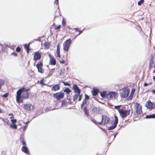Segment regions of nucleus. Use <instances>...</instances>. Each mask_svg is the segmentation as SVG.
Here are the masks:
<instances>
[{
    "label": "nucleus",
    "instance_id": "44",
    "mask_svg": "<svg viewBox=\"0 0 155 155\" xmlns=\"http://www.w3.org/2000/svg\"><path fill=\"white\" fill-rule=\"evenodd\" d=\"M44 81L43 80H41L40 81V83L41 84L43 85H45V84L44 83Z\"/></svg>",
    "mask_w": 155,
    "mask_h": 155
},
{
    "label": "nucleus",
    "instance_id": "1",
    "mask_svg": "<svg viewBox=\"0 0 155 155\" xmlns=\"http://www.w3.org/2000/svg\"><path fill=\"white\" fill-rule=\"evenodd\" d=\"M114 120L113 122L112 120H110V118L105 115H102L101 116V121L97 122L95 120L93 119L91 121L96 125H111V126H117L118 122V118L116 115L114 116Z\"/></svg>",
    "mask_w": 155,
    "mask_h": 155
},
{
    "label": "nucleus",
    "instance_id": "53",
    "mask_svg": "<svg viewBox=\"0 0 155 155\" xmlns=\"http://www.w3.org/2000/svg\"><path fill=\"white\" fill-rule=\"evenodd\" d=\"M11 127L13 129H16L17 128V127Z\"/></svg>",
    "mask_w": 155,
    "mask_h": 155
},
{
    "label": "nucleus",
    "instance_id": "47",
    "mask_svg": "<svg viewBox=\"0 0 155 155\" xmlns=\"http://www.w3.org/2000/svg\"><path fill=\"white\" fill-rule=\"evenodd\" d=\"M12 55H14L15 56H16L17 55V54L16 53H15V52H13V53H12Z\"/></svg>",
    "mask_w": 155,
    "mask_h": 155
},
{
    "label": "nucleus",
    "instance_id": "3",
    "mask_svg": "<svg viewBox=\"0 0 155 155\" xmlns=\"http://www.w3.org/2000/svg\"><path fill=\"white\" fill-rule=\"evenodd\" d=\"M85 98L83 101L82 104L81 105V109L84 112L86 115H87V108L86 105L87 101V94H85Z\"/></svg>",
    "mask_w": 155,
    "mask_h": 155
},
{
    "label": "nucleus",
    "instance_id": "63",
    "mask_svg": "<svg viewBox=\"0 0 155 155\" xmlns=\"http://www.w3.org/2000/svg\"><path fill=\"white\" fill-rule=\"evenodd\" d=\"M135 91V90L134 89V91Z\"/></svg>",
    "mask_w": 155,
    "mask_h": 155
},
{
    "label": "nucleus",
    "instance_id": "9",
    "mask_svg": "<svg viewBox=\"0 0 155 155\" xmlns=\"http://www.w3.org/2000/svg\"><path fill=\"white\" fill-rule=\"evenodd\" d=\"M145 106L148 109H152L155 107V103L148 101L146 102Z\"/></svg>",
    "mask_w": 155,
    "mask_h": 155
},
{
    "label": "nucleus",
    "instance_id": "4",
    "mask_svg": "<svg viewBox=\"0 0 155 155\" xmlns=\"http://www.w3.org/2000/svg\"><path fill=\"white\" fill-rule=\"evenodd\" d=\"M134 107L135 111L134 113V114L135 116H136L140 115L142 112V106H140L139 104L136 103L134 105Z\"/></svg>",
    "mask_w": 155,
    "mask_h": 155
},
{
    "label": "nucleus",
    "instance_id": "37",
    "mask_svg": "<svg viewBox=\"0 0 155 155\" xmlns=\"http://www.w3.org/2000/svg\"><path fill=\"white\" fill-rule=\"evenodd\" d=\"M60 45L59 44L57 46V51H60Z\"/></svg>",
    "mask_w": 155,
    "mask_h": 155
},
{
    "label": "nucleus",
    "instance_id": "50",
    "mask_svg": "<svg viewBox=\"0 0 155 155\" xmlns=\"http://www.w3.org/2000/svg\"><path fill=\"white\" fill-rule=\"evenodd\" d=\"M29 122V121H27L25 122H24L23 123L25 124V126H26V125Z\"/></svg>",
    "mask_w": 155,
    "mask_h": 155
},
{
    "label": "nucleus",
    "instance_id": "43",
    "mask_svg": "<svg viewBox=\"0 0 155 155\" xmlns=\"http://www.w3.org/2000/svg\"><path fill=\"white\" fill-rule=\"evenodd\" d=\"M57 57L58 58L60 57V51H57Z\"/></svg>",
    "mask_w": 155,
    "mask_h": 155
},
{
    "label": "nucleus",
    "instance_id": "21",
    "mask_svg": "<svg viewBox=\"0 0 155 155\" xmlns=\"http://www.w3.org/2000/svg\"><path fill=\"white\" fill-rule=\"evenodd\" d=\"M146 118L147 119L155 118V114H153L151 115H147L146 116Z\"/></svg>",
    "mask_w": 155,
    "mask_h": 155
},
{
    "label": "nucleus",
    "instance_id": "30",
    "mask_svg": "<svg viewBox=\"0 0 155 155\" xmlns=\"http://www.w3.org/2000/svg\"><path fill=\"white\" fill-rule=\"evenodd\" d=\"M144 2V0H140L138 1L137 3L138 5L139 6L141 5Z\"/></svg>",
    "mask_w": 155,
    "mask_h": 155
},
{
    "label": "nucleus",
    "instance_id": "32",
    "mask_svg": "<svg viewBox=\"0 0 155 155\" xmlns=\"http://www.w3.org/2000/svg\"><path fill=\"white\" fill-rule=\"evenodd\" d=\"M29 45H28L27 44H25L24 45V47H25V48H26L27 50V53H28V49L29 48Z\"/></svg>",
    "mask_w": 155,
    "mask_h": 155
},
{
    "label": "nucleus",
    "instance_id": "42",
    "mask_svg": "<svg viewBox=\"0 0 155 155\" xmlns=\"http://www.w3.org/2000/svg\"><path fill=\"white\" fill-rule=\"evenodd\" d=\"M61 27V25H59L58 26H56L55 28L56 29H59Z\"/></svg>",
    "mask_w": 155,
    "mask_h": 155
},
{
    "label": "nucleus",
    "instance_id": "51",
    "mask_svg": "<svg viewBox=\"0 0 155 155\" xmlns=\"http://www.w3.org/2000/svg\"><path fill=\"white\" fill-rule=\"evenodd\" d=\"M148 83H145L144 84V85H143V86L145 87H146V86H148Z\"/></svg>",
    "mask_w": 155,
    "mask_h": 155
},
{
    "label": "nucleus",
    "instance_id": "6",
    "mask_svg": "<svg viewBox=\"0 0 155 155\" xmlns=\"http://www.w3.org/2000/svg\"><path fill=\"white\" fill-rule=\"evenodd\" d=\"M130 111V109L127 110H124L122 109L121 110H120L119 113L121 117L124 118L127 117L128 115L129 114Z\"/></svg>",
    "mask_w": 155,
    "mask_h": 155
},
{
    "label": "nucleus",
    "instance_id": "40",
    "mask_svg": "<svg viewBox=\"0 0 155 155\" xmlns=\"http://www.w3.org/2000/svg\"><path fill=\"white\" fill-rule=\"evenodd\" d=\"M16 51L17 52H19L20 51H21V48L19 47H18V48H16Z\"/></svg>",
    "mask_w": 155,
    "mask_h": 155
},
{
    "label": "nucleus",
    "instance_id": "11",
    "mask_svg": "<svg viewBox=\"0 0 155 155\" xmlns=\"http://www.w3.org/2000/svg\"><path fill=\"white\" fill-rule=\"evenodd\" d=\"M116 96V93L114 92H110L107 94V98L109 99H115Z\"/></svg>",
    "mask_w": 155,
    "mask_h": 155
},
{
    "label": "nucleus",
    "instance_id": "57",
    "mask_svg": "<svg viewBox=\"0 0 155 155\" xmlns=\"http://www.w3.org/2000/svg\"><path fill=\"white\" fill-rule=\"evenodd\" d=\"M151 84H152L151 82L149 83H148V85H151Z\"/></svg>",
    "mask_w": 155,
    "mask_h": 155
},
{
    "label": "nucleus",
    "instance_id": "13",
    "mask_svg": "<svg viewBox=\"0 0 155 155\" xmlns=\"http://www.w3.org/2000/svg\"><path fill=\"white\" fill-rule=\"evenodd\" d=\"M24 108L27 110L31 111L33 109V106H31V104L30 103H26L24 105Z\"/></svg>",
    "mask_w": 155,
    "mask_h": 155
},
{
    "label": "nucleus",
    "instance_id": "7",
    "mask_svg": "<svg viewBox=\"0 0 155 155\" xmlns=\"http://www.w3.org/2000/svg\"><path fill=\"white\" fill-rule=\"evenodd\" d=\"M53 97L57 100L58 101L63 98L64 93L61 92L56 93L53 94Z\"/></svg>",
    "mask_w": 155,
    "mask_h": 155
},
{
    "label": "nucleus",
    "instance_id": "34",
    "mask_svg": "<svg viewBox=\"0 0 155 155\" xmlns=\"http://www.w3.org/2000/svg\"><path fill=\"white\" fill-rule=\"evenodd\" d=\"M133 98V96L131 95V94L130 96L127 98V99L128 101L131 100Z\"/></svg>",
    "mask_w": 155,
    "mask_h": 155
},
{
    "label": "nucleus",
    "instance_id": "2",
    "mask_svg": "<svg viewBox=\"0 0 155 155\" xmlns=\"http://www.w3.org/2000/svg\"><path fill=\"white\" fill-rule=\"evenodd\" d=\"M29 89H25L24 87L19 89L16 93V100L18 103H23V99L29 97V94L28 91Z\"/></svg>",
    "mask_w": 155,
    "mask_h": 155
},
{
    "label": "nucleus",
    "instance_id": "20",
    "mask_svg": "<svg viewBox=\"0 0 155 155\" xmlns=\"http://www.w3.org/2000/svg\"><path fill=\"white\" fill-rule=\"evenodd\" d=\"M92 112L95 114H99L100 113V110L99 108L96 107L94 106L92 110Z\"/></svg>",
    "mask_w": 155,
    "mask_h": 155
},
{
    "label": "nucleus",
    "instance_id": "22",
    "mask_svg": "<svg viewBox=\"0 0 155 155\" xmlns=\"http://www.w3.org/2000/svg\"><path fill=\"white\" fill-rule=\"evenodd\" d=\"M153 57H151L149 61V67L151 68L153 63Z\"/></svg>",
    "mask_w": 155,
    "mask_h": 155
},
{
    "label": "nucleus",
    "instance_id": "39",
    "mask_svg": "<svg viewBox=\"0 0 155 155\" xmlns=\"http://www.w3.org/2000/svg\"><path fill=\"white\" fill-rule=\"evenodd\" d=\"M8 95V93H6L5 94H4L3 95V97H4L6 98L7 97Z\"/></svg>",
    "mask_w": 155,
    "mask_h": 155
},
{
    "label": "nucleus",
    "instance_id": "45",
    "mask_svg": "<svg viewBox=\"0 0 155 155\" xmlns=\"http://www.w3.org/2000/svg\"><path fill=\"white\" fill-rule=\"evenodd\" d=\"M81 95H80L79 94V98H78V101H80L81 100Z\"/></svg>",
    "mask_w": 155,
    "mask_h": 155
},
{
    "label": "nucleus",
    "instance_id": "48",
    "mask_svg": "<svg viewBox=\"0 0 155 155\" xmlns=\"http://www.w3.org/2000/svg\"><path fill=\"white\" fill-rule=\"evenodd\" d=\"M118 134V132H116L114 134V138H115L116 137V136H117V135Z\"/></svg>",
    "mask_w": 155,
    "mask_h": 155
},
{
    "label": "nucleus",
    "instance_id": "59",
    "mask_svg": "<svg viewBox=\"0 0 155 155\" xmlns=\"http://www.w3.org/2000/svg\"><path fill=\"white\" fill-rule=\"evenodd\" d=\"M27 127L25 126L24 127V128H26Z\"/></svg>",
    "mask_w": 155,
    "mask_h": 155
},
{
    "label": "nucleus",
    "instance_id": "60",
    "mask_svg": "<svg viewBox=\"0 0 155 155\" xmlns=\"http://www.w3.org/2000/svg\"><path fill=\"white\" fill-rule=\"evenodd\" d=\"M87 97H88V99L89 98V96H88Z\"/></svg>",
    "mask_w": 155,
    "mask_h": 155
},
{
    "label": "nucleus",
    "instance_id": "10",
    "mask_svg": "<svg viewBox=\"0 0 155 155\" xmlns=\"http://www.w3.org/2000/svg\"><path fill=\"white\" fill-rule=\"evenodd\" d=\"M42 63L41 62H39L36 65V67L38 68V71L41 74L44 73V70L42 68Z\"/></svg>",
    "mask_w": 155,
    "mask_h": 155
},
{
    "label": "nucleus",
    "instance_id": "33",
    "mask_svg": "<svg viewBox=\"0 0 155 155\" xmlns=\"http://www.w3.org/2000/svg\"><path fill=\"white\" fill-rule=\"evenodd\" d=\"M66 23V20L64 18H63L62 21V24L63 25H64Z\"/></svg>",
    "mask_w": 155,
    "mask_h": 155
},
{
    "label": "nucleus",
    "instance_id": "58",
    "mask_svg": "<svg viewBox=\"0 0 155 155\" xmlns=\"http://www.w3.org/2000/svg\"><path fill=\"white\" fill-rule=\"evenodd\" d=\"M104 130V132L106 133V132H107V131L106 130Z\"/></svg>",
    "mask_w": 155,
    "mask_h": 155
},
{
    "label": "nucleus",
    "instance_id": "46",
    "mask_svg": "<svg viewBox=\"0 0 155 155\" xmlns=\"http://www.w3.org/2000/svg\"><path fill=\"white\" fill-rule=\"evenodd\" d=\"M54 3L55 4H56L57 5H58V0H55V1L54 2Z\"/></svg>",
    "mask_w": 155,
    "mask_h": 155
},
{
    "label": "nucleus",
    "instance_id": "26",
    "mask_svg": "<svg viewBox=\"0 0 155 155\" xmlns=\"http://www.w3.org/2000/svg\"><path fill=\"white\" fill-rule=\"evenodd\" d=\"M50 44L49 42H45L44 44V46L46 48H48Z\"/></svg>",
    "mask_w": 155,
    "mask_h": 155
},
{
    "label": "nucleus",
    "instance_id": "18",
    "mask_svg": "<svg viewBox=\"0 0 155 155\" xmlns=\"http://www.w3.org/2000/svg\"><path fill=\"white\" fill-rule=\"evenodd\" d=\"M21 150L23 152H24L25 153L28 155L29 154V153L28 149L27 148V147H26V146H23L21 148Z\"/></svg>",
    "mask_w": 155,
    "mask_h": 155
},
{
    "label": "nucleus",
    "instance_id": "62",
    "mask_svg": "<svg viewBox=\"0 0 155 155\" xmlns=\"http://www.w3.org/2000/svg\"><path fill=\"white\" fill-rule=\"evenodd\" d=\"M133 90H132V91H133Z\"/></svg>",
    "mask_w": 155,
    "mask_h": 155
},
{
    "label": "nucleus",
    "instance_id": "56",
    "mask_svg": "<svg viewBox=\"0 0 155 155\" xmlns=\"http://www.w3.org/2000/svg\"><path fill=\"white\" fill-rule=\"evenodd\" d=\"M3 113V112L2 111V110L1 109H0V113Z\"/></svg>",
    "mask_w": 155,
    "mask_h": 155
},
{
    "label": "nucleus",
    "instance_id": "23",
    "mask_svg": "<svg viewBox=\"0 0 155 155\" xmlns=\"http://www.w3.org/2000/svg\"><path fill=\"white\" fill-rule=\"evenodd\" d=\"M11 121L12 122V124H13V125L12 124L10 126H17L15 124L17 121L16 119H11Z\"/></svg>",
    "mask_w": 155,
    "mask_h": 155
},
{
    "label": "nucleus",
    "instance_id": "49",
    "mask_svg": "<svg viewBox=\"0 0 155 155\" xmlns=\"http://www.w3.org/2000/svg\"><path fill=\"white\" fill-rule=\"evenodd\" d=\"M59 61L62 64H64V61L63 60H60V61Z\"/></svg>",
    "mask_w": 155,
    "mask_h": 155
},
{
    "label": "nucleus",
    "instance_id": "14",
    "mask_svg": "<svg viewBox=\"0 0 155 155\" xmlns=\"http://www.w3.org/2000/svg\"><path fill=\"white\" fill-rule=\"evenodd\" d=\"M73 89L74 90L75 94H80L81 90L78 88L77 85L76 84H74L73 85Z\"/></svg>",
    "mask_w": 155,
    "mask_h": 155
},
{
    "label": "nucleus",
    "instance_id": "28",
    "mask_svg": "<svg viewBox=\"0 0 155 155\" xmlns=\"http://www.w3.org/2000/svg\"><path fill=\"white\" fill-rule=\"evenodd\" d=\"M4 81L2 79H0V89H1L2 86L4 84Z\"/></svg>",
    "mask_w": 155,
    "mask_h": 155
},
{
    "label": "nucleus",
    "instance_id": "24",
    "mask_svg": "<svg viewBox=\"0 0 155 155\" xmlns=\"http://www.w3.org/2000/svg\"><path fill=\"white\" fill-rule=\"evenodd\" d=\"M80 94H75L73 96V100L74 101H76L78 99V98Z\"/></svg>",
    "mask_w": 155,
    "mask_h": 155
},
{
    "label": "nucleus",
    "instance_id": "27",
    "mask_svg": "<svg viewBox=\"0 0 155 155\" xmlns=\"http://www.w3.org/2000/svg\"><path fill=\"white\" fill-rule=\"evenodd\" d=\"M121 106V105L115 106L114 108L117 110H118L119 112L120 110H122L121 109H120V108Z\"/></svg>",
    "mask_w": 155,
    "mask_h": 155
},
{
    "label": "nucleus",
    "instance_id": "19",
    "mask_svg": "<svg viewBox=\"0 0 155 155\" xmlns=\"http://www.w3.org/2000/svg\"><path fill=\"white\" fill-rule=\"evenodd\" d=\"M100 95L102 98L107 97V93L106 91H103L100 92Z\"/></svg>",
    "mask_w": 155,
    "mask_h": 155
},
{
    "label": "nucleus",
    "instance_id": "35",
    "mask_svg": "<svg viewBox=\"0 0 155 155\" xmlns=\"http://www.w3.org/2000/svg\"><path fill=\"white\" fill-rule=\"evenodd\" d=\"M8 115L11 116V117H10V119H13L14 118V116H13V114L9 113L8 114Z\"/></svg>",
    "mask_w": 155,
    "mask_h": 155
},
{
    "label": "nucleus",
    "instance_id": "8",
    "mask_svg": "<svg viewBox=\"0 0 155 155\" xmlns=\"http://www.w3.org/2000/svg\"><path fill=\"white\" fill-rule=\"evenodd\" d=\"M129 93V91L128 89H125L122 90L120 92V94L121 97L125 98L128 96Z\"/></svg>",
    "mask_w": 155,
    "mask_h": 155
},
{
    "label": "nucleus",
    "instance_id": "41",
    "mask_svg": "<svg viewBox=\"0 0 155 155\" xmlns=\"http://www.w3.org/2000/svg\"><path fill=\"white\" fill-rule=\"evenodd\" d=\"M66 104V102L64 101H62V106H65Z\"/></svg>",
    "mask_w": 155,
    "mask_h": 155
},
{
    "label": "nucleus",
    "instance_id": "16",
    "mask_svg": "<svg viewBox=\"0 0 155 155\" xmlns=\"http://www.w3.org/2000/svg\"><path fill=\"white\" fill-rule=\"evenodd\" d=\"M49 57L50 58V60L49 64L51 65H55L56 64V61L54 57H51L50 54L49 55Z\"/></svg>",
    "mask_w": 155,
    "mask_h": 155
},
{
    "label": "nucleus",
    "instance_id": "52",
    "mask_svg": "<svg viewBox=\"0 0 155 155\" xmlns=\"http://www.w3.org/2000/svg\"><path fill=\"white\" fill-rule=\"evenodd\" d=\"M36 41H41V38L40 37H38L37 39H35Z\"/></svg>",
    "mask_w": 155,
    "mask_h": 155
},
{
    "label": "nucleus",
    "instance_id": "61",
    "mask_svg": "<svg viewBox=\"0 0 155 155\" xmlns=\"http://www.w3.org/2000/svg\"><path fill=\"white\" fill-rule=\"evenodd\" d=\"M133 90H132V91H133Z\"/></svg>",
    "mask_w": 155,
    "mask_h": 155
},
{
    "label": "nucleus",
    "instance_id": "31",
    "mask_svg": "<svg viewBox=\"0 0 155 155\" xmlns=\"http://www.w3.org/2000/svg\"><path fill=\"white\" fill-rule=\"evenodd\" d=\"M61 82L63 83L65 86H70V84L68 83L67 82H65L63 81H61Z\"/></svg>",
    "mask_w": 155,
    "mask_h": 155
},
{
    "label": "nucleus",
    "instance_id": "29",
    "mask_svg": "<svg viewBox=\"0 0 155 155\" xmlns=\"http://www.w3.org/2000/svg\"><path fill=\"white\" fill-rule=\"evenodd\" d=\"M74 30L76 31V32L77 31L79 32V33L77 35V36L80 35L82 32L81 31L79 30V29L78 28H74Z\"/></svg>",
    "mask_w": 155,
    "mask_h": 155
},
{
    "label": "nucleus",
    "instance_id": "12",
    "mask_svg": "<svg viewBox=\"0 0 155 155\" xmlns=\"http://www.w3.org/2000/svg\"><path fill=\"white\" fill-rule=\"evenodd\" d=\"M41 57V52L40 51L35 52L34 55V60L35 61L39 60Z\"/></svg>",
    "mask_w": 155,
    "mask_h": 155
},
{
    "label": "nucleus",
    "instance_id": "38",
    "mask_svg": "<svg viewBox=\"0 0 155 155\" xmlns=\"http://www.w3.org/2000/svg\"><path fill=\"white\" fill-rule=\"evenodd\" d=\"M22 144L23 145H24V146H26V142L23 139L22 140Z\"/></svg>",
    "mask_w": 155,
    "mask_h": 155
},
{
    "label": "nucleus",
    "instance_id": "36",
    "mask_svg": "<svg viewBox=\"0 0 155 155\" xmlns=\"http://www.w3.org/2000/svg\"><path fill=\"white\" fill-rule=\"evenodd\" d=\"M110 127L108 128V130H112V129H114L115 128V127Z\"/></svg>",
    "mask_w": 155,
    "mask_h": 155
},
{
    "label": "nucleus",
    "instance_id": "17",
    "mask_svg": "<svg viewBox=\"0 0 155 155\" xmlns=\"http://www.w3.org/2000/svg\"><path fill=\"white\" fill-rule=\"evenodd\" d=\"M60 89V85L59 84H56L53 86L51 90L52 91H56L59 90Z\"/></svg>",
    "mask_w": 155,
    "mask_h": 155
},
{
    "label": "nucleus",
    "instance_id": "5",
    "mask_svg": "<svg viewBox=\"0 0 155 155\" xmlns=\"http://www.w3.org/2000/svg\"><path fill=\"white\" fill-rule=\"evenodd\" d=\"M72 43L71 40L70 38L66 40L63 44V49L66 52L68 51L69 47Z\"/></svg>",
    "mask_w": 155,
    "mask_h": 155
},
{
    "label": "nucleus",
    "instance_id": "25",
    "mask_svg": "<svg viewBox=\"0 0 155 155\" xmlns=\"http://www.w3.org/2000/svg\"><path fill=\"white\" fill-rule=\"evenodd\" d=\"M71 91V90L68 88H66L64 90V92L68 94H69Z\"/></svg>",
    "mask_w": 155,
    "mask_h": 155
},
{
    "label": "nucleus",
    "instance_id": "54",
    "mask_svg": "<svg viewBox=\"0 0 155 155\" xmlns=\"http://www.w3.org/2000/svg\"><path fill=\"white\" fill-rule=\"evenodd\" d=\"M151 91L155 94V90H152Z\"/></svg>",
    "mask_w": 155,
    "mask_h": 155
},
{
    "label": "nucleus",
    "instance_id": "55",
    "mask_svg": "<svg viewBox=\"0 0 155 155\" xmlns=\"http://www.w3.org/2000/svg\"><path fill=\"white\" fill-rule=\"evenodd\" d=\"M153 80H154V81H155V76H153Z\"/></svg>",
    "mask_w": 155,
    "mask_h": 155
},
{
    "label": "nucleus",
    "instance_id": "15",
    "mask_svg": "<svg viewBox=\"0 0 155 155\" xmlns=\"http://www.w3.org/2000/svg\"><path fill=\"white\" fill-rule=\"evenodd\" d=\"M92 95L94 96H96L99 92V90L97 88L94 87L91 91Z\"/></svg>",
    "mask_w": 155,
    "mask_h": 155
}]
</instances>
